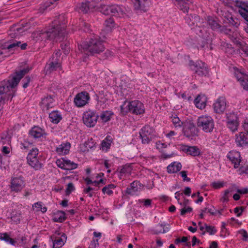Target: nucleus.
Returning <instances> with one entry per match:
<instances>
[{"instance_id":"bf43d9fd","label":"nucleus","mask_w":248,"mask_h":248,"mask_svg":"<svg viewBox=\"0 0 248 248\" xmlns=\"http://www.w3.org/2000/svg\"><path fill=\"white\" fill-rule=\"evenodd\" d=\"M223 185H224L223 183L219 182H213L211 184V186H212V187H213L214 188H215L216 189H218L220 187H222L223 186Z\"/></svg>"},{"instance_id":"f8f14e48","label":"nucleus","mask_w":248,"mask_h":248,"mask_svg":"<svg viewBox=\"0 0 248 248\" xmlns=\"http://www.w3.org/2000/svg\"><path fill=\"white\" fill-rule=\"evenodd\" d=\"M185 19L190 26H196L195 30L196 31H199L202 33V30L200 29L199 26L200 18L199 16L195 15H187Z\"/></svg>"},{"instance_id":"6e6552de","label":"nucleus","mask_w":248,"mask_h":248,"mask_svg":"<svg viewBox=\"0 0 248 248\" xmlns=\"http://www.w3.org/2000/svg\"><path fill=\"white\" fill-rule=\"evenodd\" d=\"M99 116L96 112L88 110L85 112L83 115V123L89 127H93L96 124Z\"/></svg>"},{"instance_id":"de8ad7c7","label":"nucleus","mask_w":248,"mask_h":248,"mask_svg":"<svg viewBox=\"0 0 248 248\" xmlns=\"http://www.w3.org/2000/svg\"><path fill=\"white\" fill-rule=\"evenodd\" d=\"M64 243L63 240L62 238H59L57 240H55L53 242V248H59L62 247Z\"/></svg>"},{"instance_id":"cd10ccee","label":"nucleus","mask_w":248,"mask_h":248,"mask_svg":"<svg viewBox=\"0 0 248 248\" xmlns=\"http://www.w3.org/2000/svg\"><path fill=\"white\" fill-rule=\"evenodd\" d=\"M165 223H159L157 225L155 229L153 230L154 234H157L160 233H166L169 230V227L166 226Z\"/></svg>"},{"instance_id":"2f4dec72","label":"nucleus","mask_w":248,"mask_h":248,"mask_svg":"<svg viewBox=\"0 0 248 248\" xmlns=\"http://www.w3.org/2000/svg\"><path fill=\"white\" fill-rule=\"evenodd\" d=\"M113 115V113L111 111H104L101 112L99 117L100 120L103 123L109 121L111 116Z\"/></svg>"},{"instance_id":"f704fd0d","label":"nucleus","mask_w":248,"mask_h":248,"mask_svg":"<svg viewBox=\"0 0 248 248\" xmlns=\"http://www.w3.org/2000/svg\"><path fill=\"white\" fill-rule=\"evenodd\" d=\"M138 182H133L130 185V186L126 188V193L128 195H133L138 190V187H137Z\"/></svg>"},{"instance_id":"a19ab883","label":"nucleus","mask_w":248,"mask_h":248,"mask_svg":"<svg viewBox=\"0 0 248 248\" xmlns=\"http://www.w3.org/2000/svg\"><path fill=\"white\" fill-rule=\"evenodd\" d=\"M227 123L238 122V118L234 112H230L227 114Z\"/></svg>"},{"instance_id":"a878e982","label":"nucleus","mask_w":248,"mask_h":248,"mask_svg":"<svg viewBox=\"0 0 248 248\" xmlns=\"http://www.w3.org/2000/svg\"><path fill=\"white\" fill-rule=\"evenodd\" d=\"M182 168V165L179 162H173L169 165L167 169L169 173H173L180 170Z\"/></svg>"},{"instance_id":"72a5a7b5","label":"nucleus","mask_w":248,"mask_h":248,"mask_svg":"<svg viewBox=\"0 0 248 248\" xmlns=\"http://www.w3.org/2000/svg\"><path fill=\"white\" fill-rule=\"evenodd\" d=\"M23 30V29L21 28L17 27L16 26L12 27L9 31V35L12 38H16L20 35V33L22 32Z\"/></svg>"},{"instance_id":"c03bdc74","label":"nucleus","mask_w":248,"mask_h":248,"mask_svg":"<svg viewBox=\"0 0 248 248\" xmlns=\"http://www.w3.org/2000/svg\"><path fill=\"white\" fill-rule=\"evenodd\" d=\"M172 122L176 127H181L183 125L184 123L181 122L180 119L176 116H172L171 117Z\"/></svg>"},{"instance_id":"a18cd8bd","label":"nucleus","mask_w":248,"mask_h":248,"mask_svg":"<svg viewBox=\"0 0 248 248\" xmlns=\"http://www.w3.org/2000/svg\"><path fill=\"white\" fill-rule=\"evenodd\" d=\"M111 140L108 137L105 138L101 143V148L103 150L107 151L110 146Z\"/></svg>"},{"instance_id":"ddd939ff","label":"nucleus","mask_w":248,"mask_h":248,"mask_svg":"<svg viewBox=\"0 0 248 248\" xmlns=\"http://www.w3.org/2000/svg\"><path fill=\"white\" fill-rule=\"evenodd\" d=\"M227 157L234 164L235 168H238L241 162V155L239 152L232 151L229 153Z\"/></svg>"},{"instance_id":"4d7b16f0","label":"nucleus","mask_w":248,"mask_h":248,"mask_svg":"<svg viewBox=\"0 0 248 248\" xmlns=\"http://www.w3.org/2000/svg\"><path fill=\"white\" fill-rule=\"evenodd\" d=\"M192 211V208L190 207H185L181 210V215L184 216L186 213H190Z\"/></svg>"},{"instance_id":"13d9d810","label":"nucleus","mask_w":248,"mask_h":248,"mask_svg":"<svg viewBox=\"0 0 248 248\" xmlns=\"http://www.w3.org/2000/svg\"><path fill=\"white\" fill-rule=\"evenodd\" d=\"M238 171L240 174L244 173L248 174V166L241 167L239 168Z\"/></svg>"},{"instance_id":"4468645a","label":"nucleus","mask_w":248,"mask_h":248,"mask_svg":"<svg viewBox=\"0 0 248 248\" xmlns=\"http://www.w3.org/2000/svg\"><path fill=\"white\" fill-rule=\"evenodd\" d=\"M226 108V100L224 97H220L214 104V108L216 113L223 112Z\"/></svg>"},{"instance_id":"4be33fe9","label":"nucleus","mask_w":248,"mask_h":248,"mask_svg":"<svg viewBox=\"0 0 248 248\" xmlns=\"http://www.w3.org/2000/svg\"><path fill=\"white\" fill-rule=\"evenodd\" d=\"M207 23L209 26L213 30L218 31L221 25L219 24L218 21L217 19L209 16L207 18Z\"/></svg>"},{"instance_id":"49530a36","label":"nucleus","mask_w":248,"mask_h":248,"mask_svg":"<svg viewBox=\"0 0 248 248\" xmlns=\"http://www.w3.org/2000/svg\"><path fill=\"white\" fill-rule=\"evenodd\" d=\"M239 125L238 122H233L232 123H227L228 127L232 131L235 132L237 130Z\"/></svg>"},{"instance_id":"c9c22d12","label":"nucleus","mask_w":248,"mask_h":248,"mask_svg":"<svg viewBox=\"0 0 248 248\" xmlns=\"http://www.w3.org/2000/svg\"><path fill=\"white\" fill-rule=\"evenodd\" d=\"M147 0H134V8L136 10H144L145 3Z\"/></svg>"},{"instance_id":"79ce46f5","label":"nucleus","mask_w":248,"mask_h":248,"mask_svg":"<svg viewBox=\"0 0 248 248\" xmlns=\"http://www.w3.org/2000/svg\"><path fill=\"white\" fill-rule=\"evenodd\" d=\"M38 150L37 148L32 149L28 155L27 160L33 158H38Z\"/></svg>"},{"instance_id":"f3484780","label":"nucleus","mask_w":248,"mask_h":248,"mask_svg":"<svg viewBox=\"0 0 248 248\" xmlns=\"http://www.w3.org/2000/svg\"><path fill=\"white\" fill-rule=\"evenodd\" d=\"M61 62L57 61L55 59L54 60H50V62L46 64L45 66V71L46 74H49L51 72L57 70L58 68H61Z\"/></svg>"},{"instance_id":"412c9836","label":"nucleus","mask_w":248,"mask_h":248,"mask_svg":"<svg viewBox=\"0 0 248 248\" xmlns=\"http://www.w3.org/2000/svg\"><path fill=\"white\" fill-rule=\"evenodd\" d=\"M183 126L184 133L187 136H188V131H190L191 134L193 133L195 134V131H196L195 125L193 123L189 122L184 123Z\"/></svg>"},{"instance_id":"9b49d317","label":"nucleus","mask_w":248,"mask_h":248,"mask_svg":"<svg viewBox=\"0 0 248 248\" xmlns=\"http://www.w3.org/2000/svg\"><path fill=\"white\" fill-rule=\"evenodd\" d=\"M90 99V97L88 92H82L76 95L74 102L77 107H82L88 103Z\"/></svg>"},{"instance_id":"b1692460","label":"nucleus","mask_w":248,"mask_h":248,"mask_svg":"<svg viewBox=\"0 0 248 248\" xmlns=\"http://www.w3.org/2000/svg\"><path fill=\"white\" fill-rule=\"evenodd\" d=\"M49 118L52 123L58 124L62 120V117L60 112L57 110H55L49 113Z\"/></svg>"},{"instance_id":"4c0bfd02","label":"nucleus","mask_w":248,"mask_h":248,"mask_svg":"<svg viewBox=\"0 0 248 248\" xmlns=\"http://www.w3.org/2000/svg\"><path fill=\"white\" fill-rule=\"evenodd\" d=\"M42 206L43 204L41 202H36L32 205V207L35 211H41L44 213L46 211L47 208L46 207H42Z\"/></svg>"},{"instance_id":"680f3d73","label":"nucleus","mask_w":248,"mask_h":248,"mask_svg":"<svg viewBox=\"0 0 248 248\" xmlns=\"http://www.w3.org/2000/svg\"><path fill=\"white\" fill-rule=\"evenodd\" d=\"M9 236L6 233H0V239L2 240H4L6 242H9V240L10 239Z\"/></svg>"},{"instance_id":"dca6fc26","label":"nucleus","mask_w":248,"mask_h":248,"mask_svg":"<svg viewBox=\"0 0 248 248\" xmlns=\"http://www.w3.org/2000/svg\"><path fill=\"white\" fill-rule=\"evenodd\" d=\"M180 150L186 153L187 155L193 156H198L200 154L199 148L196 146H190L185 145H181Z\"/></svg>"},{"instance_id":"8fccbe9b","label":"nucleus","mask_w":248,"mask_h":248,"mask_svg":"<svg viewBox=\"0 0 248 248\" xmlns=\"http://www.w3.org/2000/svg\"><path fill=\"white\" fill-rule=\"evenodd\" d=\"M205 229L207 232H209L210 234H214L217 232V230L214 226H208L207 224H205Z\"/></svg>"},{"instance_id":"2eb2a0df","label":"nucleus","mask_w":248,"mask_h":248,"mask_svg":"<svg viewBox=\"0 0 248 248\" xmlns=\"http://www.w3.org/2000/svg\"><path fill=\"white\" fill-rule=\"evenodd\" d=\"M237 146L244 147L248 145V133L241 132L236 135L235 140Z\"/></svg>"},{"instance_id":"9d476101","label":"nucleus","mask_w":248,"mask_h":248,"mask_svg":"<svg viewBox=\"0 0 248 248\" xmlns=\"http://www.w3.org/2000/svg\"><path fill=\"white\" fill-rule=\"evenodd\" d=\"M25 186V182L22 177H15L12 178L10 187L11 191L19 192Z\"/></svg>"},{"instance_id":"473e14b6","label":"nucleus","mask_w":248,"mask_h":248,"mask_svg":"<svg viewBox=\"0 0 248 248\" xmlns=\"http://www.w3.org/2000/svg\"><path fill=\"white\" fill-rule=\"evenodd\" d=\"M195 104L198 108H203L206 106V98L204 96L199 95L195 99Z\"/></svg>"},{"instance_id":"e433bc0d","label":"nucleus","mask_w":248,"mask_h":248,"mask_svg":"<svg viewBox=\"0 0 248 248\" xmlns=\"http://www.w3.org/2000/svg\"><path fill=\"white\" fill-rule=\"evenodd\" d=\"M234 74L237 80L240 82V84H241L242 80L247 79L248 78V75L245 74L244 72L239 71L238 69H237L235 71Z\"/></svg>"},{"instance_id":"603ef678","label":"nucleus","mask_w":248,"mask_h":248,"mask_svg":"<svg viewBox=\"0 0 248 248\" xmlns=\"http://www.w3.org/2000/svg\"><path fill=\"white\" fill-rule=\"evenodd\" d=\"M218 31L223 33L226 34H227L228 35H230V33L232 32L231 30L230 29H227L224 26H220L219 29L218 30Z\"/></svg>"},{"instance_id":"a211bd4d","label":"nucleus","mask_w":248,"mask_h":248,"mask_svg":"<svg viewBox=\"0 0 248 248\" xmlns=\"http://www.w3.org/2000/svg\"><path fill=\"white\" fill-rule=\"evenodd\" d=\"M42 108L44 111L48 110L54 106V99L52 96L47 95L42 99L41 103Z\"/></svg>"},{"instance_id":"0eeeda50","label":"nucleus","mask_w":248,"mask_h":248,"mask_svg":"<svg viewBox=\"0 0 248 248\" xmlns=\"http://www.w3.org/2000/svg\"><path fill=\"white\" fill-rule=\"evenodd\" d=\"M20 44L19 41H15L12 42L7 43L6 47L0 50V62L8 57L10 54H12L15 49L19 47Z\"/></svg>"},{"instance_id":"1a4fd4ad","label":"nucleus","mask_w":248,"mask_h":248,"mask_svg":"<svg viewBox=\"0 0 248 248\" xmlns=\"http://www.w3.org/2000/svg\"><path fill=\"white\" fill-rule=\"evenodd\" d=\"M154 130L150 126L146 125L140 132V137L143 144H148L155 137Z\"/></svg>"},{"instance_id":"bb28decb","label":"nucleus","mask_w":248,"mask_h":248,"mask_svg":"<svg viewBox=\"0 0 248 248\" xmlns=\"http://www.w3.org/2000/svg\"><path fill=\"white\" fill-rule=\"evenodd\" d=\"M27 160L29 165L36 170H40L43 167V163L40 162L38 158H33Z\"/></svg>"},{"instance_id":"f257e3e1","label":"nucleus","mask_w":248,"mask_h":248,"mask_svg":"<svg viewBox=\"0 0 248 248\" xmlns=\"http://www.w3.org/2000/svg\"><path fill=\"white\" fill-rule=\"evenodd\" d=\"M65 21L63 16L60 15L52 23L51 28L48 30L38 32L36 37L37 40L46 41L54 40L56 41H62L67 34L65 31Z\"/></svg>"},{"instance_id":"39448f33","label":"nucleus","mask_w":248,"mask_h":248,"mask_svg":"<svg viewBox=\"0 0 248 248\" xmlns=\"http://www.w3.org/2000/svg\"><path fill=\"white\" fill-rule=\"evenodd\" d=\"M198 127L205 133H211L213 131L215 123L210 116L204 115L198 117L197 121Z\"/></svg>"},{"instance_id":"09e8293b","label":"nucleus","mask_w":248,"mask_h":248,"mask_svg":"<svg viewBox=\"0 0 248 248\" xmlns=\"http://www.w3.org/2000/svg\"><path fill=\"white\" fill-rule=\"evenodd\" d=\"M230 38L236 44L238 45L239 46L243 45V42L240 41V39L238 38L236 36V34L231 35L230 33V35H229Z\"/></svg>"},{"instance_id":"393cba45","label":"nucleus","mask_w":248,"mask_h":248,"mask_svg":"<svg viewBox=\"0 0 248 248\" xmlns=\"http://www.w3.org/2000/svg\"><path fill=\"white\" fill-rule=\"evenodd\" d=\"M52 217V220L54 222H62L65 219V213L62 211H57L54 212Z\"/></svg>"},{"instance_id":"e2e57ef3","label":"nucleus","mask_w":248,"mask_h":248,"mask_svg":"<svg viewBox=\"0 0 248 248\" xmlns=\"http://www.w3.org/2000/svg\"><path fill=\"white\" fill-rule=\"evenodd\" d=\"M74 189V187L72 183H69L68 184L66 192L67 194L70 193L72 191H73Z\"/></svg>"},{"instance_id":"69168bd1","label":"nucleus","mask_w":248,"mask_h":248,"mask_svg":"<svg viewBox=\"0 0 248 248\" xmlns=\"http://www.w3.org/2000/svg\"><path fill=\"white\" fill-rule=\"evenodd\" d=\"M243 210V208L242 207H237L234 209V212L235 213L237 214V217H240L242 214Z\"/></svg>"},{"instance_id":"5701e85b","label":"nucleus","mask_w":248,"mask_h":248,"mask_svg":"<svg viewBox=\"0 0 248 248\" xmlns=\"http://www.w3.org/2000/svg\"><path fill=\"white\" fill-rule=\"evenodd\" d=\"M116 24L113 18H109L106 19L104 23V31L107 33L111 31L115 27Z\"/></svg>"},{"instance_id":"0e129e2a","label":"nucleus","mask_w":248,"mask_h":248,"mask_svg":"<svg viewBox=\"0 0 248 248\" xmlns=\"http://www.w3.org/2000/svg\"><path fill=\"white\" fill-rule=\"evenodd\" d=\"M239 233L243 237V240H244L245 241H247L248 240V234L246 231H245L244 230H241V231H240Z\"/></svg>"},{"instance_id":"f03ea898","label":"nucleus","mask_w":248,"mask_h":248,"mask_svg":"<svg viewBox=\"0 0 248 248\" xmlns=\"http://www.w3.org/2000/svg\"><path fill=\"white\" fill-rule=\"evenodd\" d=\"M27 73L25 69L20 70L12 75L8 79L0 82V103H5L12 99L15 94L16 87Z\"/></svg>"},{"instance_id":"20e7f679","label":"nucleus","mask_w":248,"mask_h":248,"mask_svg":"<svg viewBox=\"0 0 248 248\" xmlns=\"http://www.w3.org/2000/svg\"><path fill=\"white\" fill-rule=\"evenodd\" d=\"M121 110L123 115L126 114L128 112L138 115L143 113L144 108L141 102L134 100L131 102L125 101L121 106Z\"/></svg>"},{"instance_id":"864d4df0","label":"nucleus","mask_w":248,"mask_h":248,"mask_svg":"<svg viewBox=\"0 0 248 248\" xmlns=\"http://www.w3.org/2000/svg\"><path fill=\"white\" fill-rule=\"evenodd\" d=\"M80 27L83 30L85 31H89L90 25L88 23L84 21H82L80 23Z\"/></svg>"},{"instance_id":"6ab92c4d","label":"nucleus","mask_w":248,"mask_h":248,"mask_svg":"<svg viewBox=\"0 0 248 248\" xmlns=\"http://www.w3.org/2000/svg\"><path fill=\"white\" fill-rule=\"evenodd\" d=\"M45 134L44 130L38 126H34L30 131V136L35 139L41 138Z\"/></svg>"},{"instance_id":"58836bf2","label":"nucleus","mask_w":248,"mask_h":248,"mask_svg":"<svg viewBox=\"0 0 248 248\" xmlns=\"http://www.w3.org/2000/svg\"><path fill=\"white\" fill-rule=\"evenodd\" d=\"M65 161V170H72L77 168L78 165L74 162L69 160L64 159Z\"/></svg>"},{"instance_id":"aec40b11","label":"nucleus","mask_w":248,"mask_h":248,"mask_svg":"<svg viewBox=\"0 0 248 248\" xmlns=\"http://www.w3.org/2000/svg\"><path fill=\"white\" fill-rule=\"evenodd\" d=\"M70 146V143L68 142L62 143L56 148V152L61 155L67 154L69 151Z\"/></svg>"},{"instance_id":"c756f323","label":"nucleus","mask_w":248,"mask_h":248,"mask_svg":"<svg viewBox=\"0 0 248 248\" xmlns=\"http://www.w3.org/2000/svg\"><path fill=\"white\" fill-rule=\"evenodd\" d=\"M238 12L241 16L248 22V2L243 3Z\"/></svg>"},{"instance_id":"052dcab7","label":"nucleus","mask_w":248,"mask_h":248,"mask_svg":"<svg viewBox=\"0 0 248 248\" xmlns=\"http://www.w3.org/2000/svg\"><path fill=\"white\" fill-rule=\"evenodd\" d=\"M115 187V186L113 184L108 185L107 186V194L108 195H111L113 193L112 189H114Z\"/></svg>"},{"instance_id":"338daca9","label":"nucleus","mask_w":248,"mask_h":248,"mask_svg":"<svg viewBox=\"0 0 248 248\" xmlns=\"http://www.w3.org/2000/svg\"><path fill=\"white\" fill-rule=\"evenodd\" d=\"M56 163L58 166L62 169L65 170V161L63 159L62 161L60 160H57Z\"/></svg>"},{"instance_id":"c85d7f7f","label":"nucleus","mask_w":248,"mask_h":248,"mask_svg":"<svg viewBox=\"0 0 248 248\" xmlns=\"http://www.w3.org/2000/svg\"><path fill=\"white\" fill-rule=\"evenodd\" d=\"M112 16H123L124 12V8L118 5H112Z\"/></svg>"},{"instance_id":"37998d69","label":"nucleus","mask_w":248,"mask_h":248,"mask_svg":"<svg viewBox=\"0 0 248 248\" xmlns=\"http://www.w3.org/2000/svg\"><path fill=\"white\" fill-rule=\"evenodd\" d=\"M233 190V188L232 187H230L228 189L225 190L224 191L223 195L221 199V201L223 202H228L229 200V194L230 192H232Z\"/></svg>"},{"instance_id":"774afa93","label":"nucleus","mask_w":248,"mask_h":248,"mask_svg":"<svg viewBox=\"0 0 248 248\" xmlns=\"http://www.w3.org/2000/svg\"><path fill=\"white\" fill-rule=\"evenodd\" d=\"M241 50L247 55H248V46L244 45L243 42V45L240 46Z\"/></svg>"},{"instance_id":"5fc2aeb1","label":"nucleus","mask_w":248,"mask_h":248,"mask_svg":"<svg viewBox=\"0 0 248 248\" xmlns=\"http://www.w3.org/2000/svg\"><path fill=\"white\" fill-rule=\"evenodd\" d=\"M61 53L60 52V50H58L56 51L55 53L53 55L51 60H54L55 59L57 61L61 62L60 57H61Z\"/></svg>"},{"instance_id":"ea45409f","label":"nucleus","mask_w":248,"mask_h":248,"mask_svg":"<svg viewBox=\"0 0 248 248\" xmlns=\"http://www.w3.org/2000/svg\"><path fill=\"white\" fill-rule=\"evenodd\" d=\"M79 12L87 13L89 10V6L88 2H82L78 7Z\"/></svg>"},{"instance_id":"7ed1b4c3","label":"nucleus","mask_w":248,"mask_h":248,"mask_svg":"<svg viewBox=\"0 0 248 248\" xmlns=\"http://www.w3.org/2000/svg\"><path fill=\"white\" fill-rule=\"evenodd\" d=\"M78 49L81 52L91 54H98L105 50L103 42L97 38L91 39L89 42H83L78 46Z\"/></svg>"},{"instance_id":"423d86ee","label":"nucleus","mask_w":248,"mask_h":248,"mask_svg":"<svg viewBox=\"0 0 248 248\" xmlns=\"http://www.w3.org/2000/svg\"><path fill=\"white\" fill-rule=\"evenodd\" d=\"M189 66L191 69L199 76H206L208 74V69L207 65L201 61L195 62L190 61Z\"/></svg>"},{"instance_id":"3c124183","label":"nucleus","mask_w":248,"mask_h":248,"mask_svg":"<svg viewBox=\"0 0 248 248\" xmlns=\"http://www.w3.org/2000/svg\"><path fill=\"white\" fill-rule=\"evenodd\" d=\"M228 20L229 23L233 26L237 27L240 24V21L237 18H234L232 16L228 18Z\"/></svg>"},{"instance_id":"6e6d98bb","label":"nucleus","mask_w":248,"mask_h":248,"mask_svg":"<svg viewBox=\"0 0 248 248\" xmlns=\"http://www.w3.org/2000/svg\"><path fill=\"white\" fill-rule=\"evenodd\" d=\"M131 171V168L129 166H125L123 167L120 171L121 176H123V174L129 173Z\"/></svg>"},{"instance_id":"7c9ffc66","label":"nucleus","mask_w":248,"mask_h":248,"mask_svg":"<svg viewBox=\"0 0 248 248\" xmlns=\"http://www.w3.org/2000/svg\"><path fill=\"white\" fill-rule=\"evenodd\" d=\"M112 5L101 4L98 7L99 11L105 15L112 16Z\"/></svg>"}]
</instances>
